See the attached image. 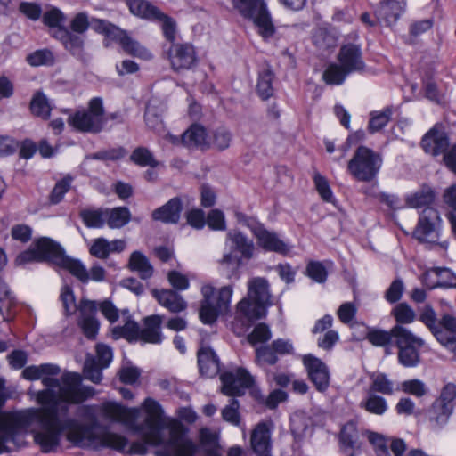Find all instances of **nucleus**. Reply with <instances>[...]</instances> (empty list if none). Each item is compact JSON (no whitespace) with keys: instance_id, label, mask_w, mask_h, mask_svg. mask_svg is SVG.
<instances>
[{"instance_id":"33","label":"nucleus","mask_w":456,"mask_h":456,"mask_svg":"<svg viewBox=\"0 0 456 456\" xmlns=\"http://www.w3.org/2000/svg\"><path fill=\"white\" fill-rule=\"evenodd\" d=\"M128 266L130 270L137 272L142 280H147L153 275L152 265L148 258L139 251L131 254Z\"/></svg>"},{"instance_id":"39","label":"nucleus","mask_w":456,"mask_h":456,"mask_svg":"<svg viewBox=\"0 0 456 456\" xmlns=\"http://www.w3.org/2000/svg\"><path fill=\"white\" fill-rule=\"evenodd\" d=\"M130 160L141 167H149L155 168L159 166V161L155 158L153 152L147 147H136L130 155Z\"/></svg>"},{"instance_id":"17","label":"nucleus","mask_w":456,"mask_h":456,"mask_svg":"<svg viewBox=\"0 0 456 456\" xmlns=\"http://www.w3.org/2000/svg\"><path fill=\"white\" fill-rule=\"evenodd\" d=\"M338 60L339 64L350 74L353 72H362L365 69V63L362 59V53L360 45L346 44L340 47Z\"/></svg>"},{"instance_id":"51","label":"nucleus","mask_w":456,"mask_h":456,"mask_svg":"<svg viewBox=\"0 0 456 456\" xmlns=\"http://www.w3.org/2000/svg\"><path fill=\"white\" fill-rule=\"evenodd\" d=\"M348 74L340 64L332 63L327 67L322 77L328 85H341Z\"/></svg>"},{"instance_id":"3","label":"nucleus","mask_w":456,"mask_h":456,"mask_svg":"<svg viewBox=\"0 0 456 456\" xmlns=\"http://www.w3.org/2000/svg\"><path fill=\"white\" fill-rule=\"evenodd\" d=\"M272 305L269 283L266 279L254 277L248 281V293L236 305L232 330L240 337L252 324L267 314V308Z\"/></svg>"},{"instance_id":"48","label":"nucleus","mask_w":456,"mask_h":456,"mask_svg":"<svg viewBox=\"0 0 456 456\" xmlns=\"http://www.w3.org/2000/svg\"><path fill=\"white\" fill-rule=\"evenodd\" d=\"M42 20L45 26L53 29L52 32L65 28L64 22L66 20L65 14L57 7H51L45 11L42 16Z\"/></svg>"},{"instance_id":"4","label":"nucleus","mask_w":456,"mask_h":456,"mask_svg":"<svg viewBox=\"0 0 456 456\" xmlns=\"http://www.w3.org/2000/svg\"><path fill=\"white\" fill-rule=\"evenodd\" d=\"M34 262H47L57 265L69 271L81 282H88L87 269L82 262L66 256L61 245L48 237L37 239L28 249L20 252L14 260L16 265H24Z\"/></svg>"},{"instance_id":"24","label":"nucleus","mask_w":456,"mask_h":456,"mask_svg":"<svg viewBox=\"0 0 456 456\" xmlns=\"http://www.w3.org/2000/svg\"><path fill=\"white\" fill-rule=\"evenodd\" d=\"M257 243L266 251H273L280 254H287L289 252L288 246L281 240L277 234L270 232L263 225L254 235Z\"/></svg>"},{"instance_id":"43","label":"nucleus","mask_w":456,"mask_h":456,"mask_svg":"<svg viewBox=\"0 0 456 456\" xmlns=\"http://www.w3.org/2000/svg\"><path fill=\"white\" fill-rule=\"evenodd\" d=\"M274 74L269 69H265L259 73L256 85V92L259 97L265 101L273 94V81Z\"/></svg>"},{"instance_id":"30","label":"nucleus","mask_w":456,"mask_h":456,"mask_svg":"<svg viewBox=\"0 0 456 456\" xmlns=\"http://www.w3.org/2000/svg\"><path fill=\"white\" fill-rule=\"evenodd\" d=\"M16 305V298L11 291L8 284L0 275V314L4 321L12 318V308Z\"/></svg>"},{"instance_id":"54","label":"nucleus","mask_w":456,"mask_h":456,"mask_svg":"<svg viewBox=\"0 0 456 456\" xmlns=\"http://www.w3.org/2000/svg\"><path fill=\"white\" fill-rule=\"evenodd\" d=\"M60 300L61 301L64 314L70 316L77 311L79 312V304H76V298L72 289L69 286H64L61 289Z\"/></svg>"},{"instance_id":"62","label":"nucleus","mask_w":456,"mask_h":456,"mask_svg":"<svg viewBox=\"0 0 456 456\" xmlns=\"http://www.w3.org/2000/svg\"><path fill=\"white\" fill-rule=\"evenodd\" d=\"M404 283L401 278H397L392 281L388 289L385 292V299L390 303L395 304L399 302L404 291Z\"/></svg>"},{"instance_id":"34","label":"nucleus","mask_w":456,"mask_h":456,"mask_svg":"<svg viewBox=\"0 0 456 456\" xmlns=\"http://www.w3.org/2000/svg\"><path fill=\"white\" fill-rule=\"evenodd\" d=\"M106 223L111 229L121 228L129 223L131 213L126 207L105 208Z\"/></svg>"},{"instance_id":"56","label":"nucleus","mask_w":456,"mask_h":456,"mask_svg":"<svg viewBox=\"0 0 456 456\" xmlns=\"http://www.w3.org/2000/svg\"><path fill=\"white\" fill-rule=\"evenodd\" d=\"M278 362V356L270 346H262L256 349V362L261 367L274 365Z\"/></svg>"},{"instance_id":"38","label":"nucleus","mask_w":456,"mask_h":456,"mask_svg":"<svg viewBox=\"0 0 456 456\" xmlns=\"http://www.w3.org/2000/svg\"><path fill=\"white\" fill-rule=\"evenodd\" d=\"M395 107L390 105L384 108L382 110L371 111L368 124V130L370 133L374 134L383 129L390 121Z\"/></svg>"},{"instance_id":"5","label":"nucleus","mask_w":456,"mask_h":456,"mask_svg":"<svg viewBox=\"0 0 456 456\" xmlns=\"http://www.w3.org/2000/svg\"><path fill=\"white\" fill-rule=\"evenodd\" d=\"M231 3L240 16L253 21L258 34L265 40H268L274 35L275 27L265 0H231Z\"/></svg>"},{"instance_id":"11","label":"nucleus","mask_w":456,"mask_h":456,"mask_svg":"<svg viewBox=\"0 0 456 456\" xmlns=\"http://www.w3.org/2000/svg\"><path fill=\"white\" fill-rule=\"evenodd\" d=\"M220 379L222 392L229 396H240L254 384L253 377L243 368H238L234 372H224Z\"/></svg>"},{"instance_id":"45","label":"nucleus","mask_w":456,"mask_h":456,"mask_svg":"<svg viewBox=\"0 0 456 456\" xmlns=\"http://www.w3.org/2000/svg\"><path fill=\"white\" fill-rule=\"evenodd\" d=\"M391 314L396 321V325L410 324L416 320L415 311L405 302L397 304L392 309Z\"/></svg>"},{"instance_id":"21","label":"nucleus","mask_w":456,"mask_h":456,"mask_svg":"<svg viewBox=\"0 0 456 456\" xmlns=\"http://www.w3.org/2000/svg\"><path fill=\"white\" fill-rule=\"evenodd\" d=\"M163 317L153 314L143 319V328H140V339L145 343L160 344L163 340L161 324Z\"/></svg>"},{"instance_id":"61","label":"nucleus","mask_w":456,"mask_h":456,"mask_svg":"<svg viewBox=\"0 0 456 456\" xmlns=\"http://www.w3.org/2000/svg\"><path fill=\"white\" fill-rule=\"evenodd\" d=\"M104 368H102L96 362L95 359H86L84 364V376L86 379L92 381L94 384H100L102 379V370Z\"/></svg>"},{"instance_id":"59","label":"nucleus","mask_w":456,"mask_h":456,"mask_svg":"<svg viewBox=\"0 0 456 456\" xmlns=\"http://www.w3.org/2000/svg\"><path fill=\"white\" fill-rule=\"evenodd\" d=\"M366 338L376 346H386L389 345L394 338L393 328L390 331H386L382 330L373 329L370 330L367 335Z\"/></svg>"},{"instance_id":"12","label":"nucleus","mask_w":456,"mask_h":456,"mask_svg":"<svg viewBox=\"0 0 456 456\" xmlns=\"http://www.w3.org/2000/svg\"><path fill=\"white\" fill-rule=\"evenodd\" d=\"M167 57L175 71L191 69L197 64L195 49L189 43H173L167 51Z\"/></svg>"},{"instance_id":"31","label":"nucleus","mask_w":456,"mask_h":456,"mask_svg":"<svg viewBox=\"0 0 456 456\" xmlns=\"http://www.w3.org/2000/svg\"><path fill=\"white\" fill-rule=\"evenodd\" d=\"M227 239L232 243V248L241 254L246 259H250L254 254V243L242 232L234 231L227 233Z\"/></svg>"},{"instance_id":"53","label":"nucleus","mask_w":456,"mask_h":456,"mask_svg":"<svg viewBox=\"0 0 456 456\" xmlns=\"http://www.w3.org/2000/svg\"><path fill=\"white\" fill-rule=\"evenodd\" d=\"M27 62L32 67L49 66L54 63V56L48 49H40L26 57Z\"/></svg>"},{"instance_id":"52","label":"nucleus","mask_w":456,"mask_h":456,"mask_svg":"<svg viewBox=\"0 0 456 456\" xmlns=\"http://www.w3.org/2000/svg\"><path fill=\"white\" fill-rule=\"evenodd\" d=\"M314 186L322 200L325 202L335 203L336 199L333 195L327 178L320 173L315 172L313 176Z\"/></svg>"},{"instance_id":"60","label":"nucleus","mask_w":456,"mask_h":456,"mask_svg":"<svg viewBox=\"0 0 456 456\" xmlns=\"http://www.w3.org/2000/svg\"><path fill=\"white\" fill-rule=\"evenodd\" d=\"M305 272L313 281L318 283H324L328 277V271L320 261H309Z\"/></svg>"},{"instance_id":"25","label":"nucleus","mask_w":456,"mask_h":456,"mask_svg":"<svg viewBox=\"0 0 456 456\" xmlns=\"http://www.w3.org/2000/svg\"><path fill=\"white\" fill-rule=\"evenodd\" d=\"M126 5L134 15L150 21H154L162 12L146 0H126Z\"/></svg>"},{"instance_id":"36","label":"nucleus","mask_w":456,"mask_h":456,"mask_svg":"<svg viewBox=\"0 0 456 456\" xmlns=\"http://www.w3.org/2000/svg\"><path fill=\"white\" fill-rule=\"evenodd\" d=\"M111 334L115 339L123 338L129 342L137 341L140 339V326L128 316L123 326L118 325L112 328Z\"/></svg>"},{"instance_id":"23","label":"nucleus","mask_w":456,"mask_h":456,"mask_svg":"<svg viewBox=\"0 0 456 456\" xmlns=\"http://www.w3.org/2000/svg\"><path fill=\"white\" fill-rule=\"evenodd\" d=\"M250 444L256 454L271 452V430L265 422L258 423L252 431Z\"/></svg>"},{"instance_id":"22","label":"nucleus","mask_w":456,"mask_h":456,"mask_svg":"<svg viewBox=\"0 0 456 456\" xmlns=\"http://www.w3.org/2000/svg\"><path fill=\"white\" fill-rule=\"evenodd\" d=\"M198 364L202 375L213 378L220 371V362L213 351L208 346H201L198 351Z\"/></svg>"},{"instance_id":"55","label":"nucleus","mask_w":456,"mask_h":456,"mask_svg":"<svg viewBox=\"0 0 456 456\" xmlns=\"http://www.w3.org/2000/svg\"><path fill=\"white\" fill-rule=\"evenodd\" d=\"M154 21L161 24V29L165 38L170 42L171 45L175 43V41L177 29L175 20L172 17L161 12L160 15H159Z\"/></svg>"},{"instance_id":"40","label":"nucleus","mask_w":456,"mask_h":456,"mask_svg":"<svg viewBox=\"0 0 456 456\" xmlns=\"http://www.w3.org/2000/svg\"><path fill=\"white\" fill-rule=\"evenodd\" d=\"M419 321L431 331L437 339L444 333L440 329L439 320L433 306L429 304L424 305L419 312Z\"/></svg>"},{"instance_id":"18","label":"nucleus","mask_w":456,"mask_h":456,"mask_svg":"<svg viewBox=\"0 0 456 456\" xmlns=\"http://www.w3.org/2000/svg\"><path fill=\"white\" fill-rule=\"evenodd\" d=\"M406 2L404 0L381 1L375 10L377 21L387 26L395 24L404 12Z\"/></svg>"},{"instance_id":"1","label":"nucleus","mask_w":456,"mask_h":456,"mask_svg":"<svg viewBox=\"0 0 456 456\" xmlns=\"http://www.w3.org/2000/svg\"><path fill=\"white\" fill-rule=\"evenodd\" d=\"M45 389L34 392L40 409L3 411L8 397H0V432L23 434L40 423L41 430L34 436L42 452H51L60 444L65 430L76 428V418L70 415V404H80L95 395L93 387L83 386L77 372L65 371L61 379H43Z\"/></svg>"},{"instance_id":"42","label":"nucleus","mask_w":456,"mask_h":456,"mask_svg":"<svg viewBox=\"0 0 456 456\" xmlns=\"http://www.w3.org/2000/svg\"><path fill=\"white\" fill-rule=\"evenodd\" d=\"M79 216L88 228H102L106 223L105 208H85L79 212Z\"/></svg>"},{"instance_id":"14","label":"nucleus","mask_w":456,"mask_h":456,"mask_svg":"<svg viewBox=\"0 0 456 456\" xmlns=\"http://www.w3.org/2000/svg\"><path fill=\"white\" fill-rule=\"evenodd\" d=\"M420 145L423 151L434 157L442 155L449 145V137L441 124H436L421 139Z\"/></svg>"},{"instance_id":"16","label":"nucleus","mask_w":456,"mask_h":456,"mask_svg":"<svg viewBox=\"0 0 456 456\" xmlns=\"http://www.w3.org/2000/svg\"><path fill=\"white\" fill-rule=\"evenodd\" d=\"M55 39L59 40L63 47L79 61L86 62V54L85 52V39L80 34L73 33L67 28L51 32Z\"/></svg>"},{"instance_id":"35","label":"nucleus","mask_w":456,"mask_h":456,"mask_svg":"<svg viewBox=\"0 0 456 456\" xmlns=\"http://www.w3.org/2000/svg\"><path fill=\"white\" fill-rule=\"evenodd\" d=\"M405 200L411 208H430L429 205L435 200V192L430 187L422 186L419 191L407 195Z\"/></svg>"},{"instance_id":"19","label":"nucleus","mask_w":456,"mask_h":456,"mask_svg":"<svg viewBox=\"0 0 456 456\" xmlns=\"http://www.w3.org/2000/svg\"><path fill=\"white\" fill-rule=\"evenodd\" d=\"M151 295L158 303L172 314H179L187 308V302L175 290L171 289H153Z\"/></svg>"},{"instance_id":"10","label":"nucleus","mask_w":456,"mask_h":456,"mask_svg":"<svg viewBox=\"0 0 456 456\" xmlns=\"http://www.w3.org/2000/svg\"><path fill=\"white\" fill-rule=\"evenodd\" d=\"M441 218L438 211L434 208H425L419 218L413 236L419 242L435 244L439 239V224Z\"/></svg>"},{"instance_id":"49","label":"nucleus","mask_w":456,"mask_h":456,"mask_svg":"<svg viewBox=\"0 0 456 456\" xmlns=\"http://www.w3.org/2000/svg\"><path fill=\"white\" fill-rule=\"evenodd\" d=\"M73 180L74 178L70 175H67L59 180L49 195V201L53 205L61 202L65 194L70 190Z\"/></svg>"},{"instance_id":"20","label":"nucleus","mask_w":456,"mask_h":456,"mask_svg":"<svg viewBox=\"0 0 456 456\" xmlns=\"http://www.w3.org/2000/svg\"><path fill=\"white\" fill-rule=\"evenodd\" d=\"M183 210V202L181 198L175 197L168 200L163 206L156 208L151 217L155 221L164 224H177L181 217Z\"/></svg>"},{"instance_id":"50","label":"nucleus","mask_w":456,"mask_h":456,"mask_svg":"<svg viewBox=\"0 0 456 456\" xmlns=\"http://www.w3.org/2000/svg\"><path fill=\"white\" fill-rule=\"evenodd\" d=\"M121 47L125 53L134 57H137L142 60H150L152 58V53L150 50L142 45L136 40H134L129 36L126 37L121 45Z\"/></svg>"},{"instance_id":"27","label":"nucleus","mask_w":456,"mask_h":456,"mask_svg":"<svg viewBox=\"0 0 456 456\" xmlns=\"http://www.w3.org/2000/svg\"><path fill=\"white\" fill-rule=\"evenodd\" d=\"M208 134L204 126L194 124L191 125L182 134L183 145L188 148L208 146Z\"/></svg>"},{"instance_id":"63","label":"nucleus","mask_w":456,"mask_h":456,"mask_svg":"<svg viewBox=\"0 0 456 456\" xmlns=\"http://www.w3.org/2000/svg\"><path fill=\"white\" fill-rule=\"evenodd\" d=\"M239 401L232 398L230 404L222 410V418L233 426H239L240 423V416L239 413Z\"/></svg>"},{"instance_id":"6","label":"nucleus","mask_w":456,"mask_h":456,"mask_svg":"<svg viewBox=\"0 0 456 456\" xmlns=\"http://www.w3.org/2000/svg\"><path fill=\"white\" fill-rule=\"evenodd\" d=\"M232 292V287L230 285L222 287L217 294L212 285H203L201 288L203 299L199 313L200 321L209 325L216 322L218 315L229 308Z\"/></svg>"},{"instance_id":"58","label":"nucleus","mask_w":456,"mask_h":456,"mask_svg":"<svg viewBox=\"0 0 456 456\" xmlns=\"http://www.w3.org/2000/svg\"><path fill=\"white\" fill-rule=\"evenodd\" d=\"M434 273L437 276V281L430 286L434 288H456V275L448 268H436Z\"/></svg>"},{"instance_id":"37","label":"nucleus","mask_w":456,"mask_h":456,"mask_svg":"<svg viewBox=\"0 0 456 456\" xmlns=\"http://www.w3.org/2000/svg\"><path fill=\"white\" fill-rule=\"evenodd\" d=\"M361 409L369 413L381 416L387 411V400L377 394L369 392L365 398L360 402Z\"/></svg>"},{"instance_id":"15","label":"nucleus","mask_w":456,"mask_h":456,"mask_svg":"<svg viewBox=\"0 0 456 456\" xmlns=\"http://www.w3.org/2000/svg\"><path fill=\"white\" fill-rule=\"evenodd\" d=\"M303 363L316 389L321 392L325 391L330 384V372L327 365L313 354L304 355Z\"/></svg>"},{"instance_id":"7","label":"nucleus","mask_w":456,"mask_h":456,"mask_svg":"<svg viewBox=\"0 0 456 456\" xmlns=\"http://www.w3.org/2000/svg\"><path fill=\"white\" fill-rule=\"evenodd\" d=\"M102 99L94 97L88 102L87 109L77 110L68 118V123L82 133L98 134L106 124Z\"/></svg>"},{"instance_id":"57","label":"nucleus","mask_w":456,"mask_h":456,"mask_svg":"<svg viewBox=\"0 0 456 456\" xmlns=\"http://www.w3.org/2000/svg\"><path fill=\"white\" fill-rule=\"evenodd\" d=\"M336 37L325 28H318L313 35V43L321 50L336 46Z\"/></svg>"},{"instance_id":"8","label":"nucleus","mask_w":456,"mask_h":456,"mask_svg":"<svg viewBox=\"0 0 456 456\" xmlns=\"http://www.w3.org/2000/svg\"><path fill=\"white\" fill-rule=\"evenodd\" d=\"M393 334L399 363L406 368L416 367L420 362L419 349L424 346V340L401 325L393 327Z\"/></svg>"},{"instance_id":"46","label":"nucleus","mask_w":456,"mask_h":456,"mask_svg":"<svg viewBox=\"0 0 456 456\" xmlns=\"http://www.w3.org/2000/svg\"><path fill=\"white\" fill-rule=\"evenodd\" d=\"M397 389L416 398L426 396L429 393L428 387L419 379L404 380Z\"/></svg>"},{"instance_id":"2","label":"nucleus","mask_w":456,"mask_h":456,"mask_svg":"<svg viewBox=\"0 0 456 456\" xmlns=\"http://www.w3.org/2000/svg\"><path fill=\"white\" fill-rule=\"evenodd\" d=\"M143 408L146 417L138 429L143 432L145 442H134L115 433L95 435L92 429L81 425L76 419V428L65 430L67 439L78 447L111 448L118 452L144 455L147 444L158 446L155 456H191L196 450L192 441L186 436V429L179 422L167 419L161 405L151 398L145 399Z\"/></svg>"},{"instance_id":"9","label":"nucleus","mask_w":456,"mask_h":456,"mask_svg":"<svg viewBox=\"0 0 456 456\" xmlns=\"http://www.w3.org/2000/svg\"><path fill=\"white\" fill-rule=\"evenodd\" d=\"M381 164L379 154L366 146H360L348 162L347 169L356 180L370 182L378 175Z\"/></svg>"},{"instance_id":"41","label":"nucleus","mask_w":456,"mask_h":456,"mask_svg":"<svg viewBox=\"0 0 456 456\" xmlns=\"http://www.w3.org/2000/svg\"><path fill=\"white\" fill-rule=\"evenodd\" d=\"M29 109L31 113L44 120H47L51 116L52 107L49 100L42 92H37L30 102Z\"/></svg>"},{"instance_id":"44","label":"nucleus","mask_w":456,"mask_h":456,"mask_svg":"<svg viewBox=\"0 0 456 456\" xmlns=\"http://www.w3.org/2000/svg\"><path fill=\"white\" fill-rule=\"evenodd\" d=\"M370 379V392L371 393L391 395L396 390L394 387V382L385 373L372 374Z\"/></svg>"},{"instance_id":"29","label":"nucleus","mask_w":456,"mask_h":456,"mask_svg":"<svg viewBox=\"0 0 456 456\" xmlns=\"http://www.w3.org/2000/svg\"><path fill=\"white\" fill-rule=\"evenodd\" d=\"M339 442L345 448H349L353 451L361 449L359 431L355 421L350 420L342 426L339 433Z\"/></svg>"},{"instance_id":"28","label":"nucleus","mask_w":456,"mask_h":456,"mask_svg":"<svg viewBox=\"0 0 456 456\" xmlns=\"http://www.w3.org/2000/svg\"><path fill=\"white\" fill-rule=\"evenodd\" d=\"M61 372V368L53 363H43L40 365H30L26 367L22 371V377L27 380H37L50 378L48 376H56Z\"/></svg>"},{"instance_id":"64","label":"nucleus","mask_w":456,"mask_h":456,"mask_svg":"<svg viewBox=\"0 0 456 456\" xmlns=\"http://www.w3.org/2000/svg\"><path fill=\"white\" fill-rule=\"evenodd\" d=\"M167 281L170 283L173 290L183 291L186 290L190 286V281L187 275L173 270L167 273Z\"/></svg>"},{"instance_id":"13","label":"nucleus","mask_w":456,"mask_h":456,"mask_svg":"<svg viewBox=\"0 0 456 456\" xmlns=\"http://www.w3.org/2000/svg\"><path fill=\"white\" fill-rule=\"evenodd\" d=\"M97 303L94 300L81 299L77 325L88 339H95L100 328L96 318Z\"/></svg>"},{"instance_id":"26","label":"nucleus","mask_w":456,"mask_h":456,"mask_svg":"<svg viewBox=\"0 0 456 456\" xmlns=\"http://www.w3.org/2000/svg\"><path fill=\"white\" fill-rule=\"evenodd\" d=\"M453 412L452 406H447L439 402L434 401L428 411V421L435 429L444 428L449 421Z\"/></svg>"},{"instance_id":"47","label":"nucleus","mask_w":456,"mask_h":456,"mask_svg":"<svg viewBox=\"0 0 456 456\" xmlns=\"http://www.w3.org/2000/svg\"><path fill=\"white\" fill-rule=\"evenodd\" d=\"M144 121L150 129L160 131L163 127L162 109L149 102L144 112Z\"/></svg>"},{"instance_id":"32","label":"nucleus","mask_w":456,"mask_h":456,"mask_svg":"<svg viewBox=\"0 0 456 456\" xmlns=\"http://www.w3.org/2000/svg\"><path fill=\"white\" fill-rule=\"evenodd\" d=\"M200 445L205 452V456H217L219 454L220 445L218 442V436L216 432H213L208 428H201L200 432ZM192 444L196 445L193 442ZM197 450L198 448H196L195 452L191 456L195 455Z\"/></svg>"}]
</instances>
